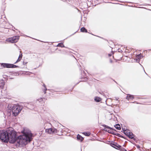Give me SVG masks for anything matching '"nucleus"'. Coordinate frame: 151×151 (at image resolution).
Here are the masks:
<instances>
[{"label":"nucleus","mask_w":151,"mask_h":151,"mask_svg":"<svg viewBox=\"0 0 151 151\" xmlns=\"http://www.w3.org/2000/svg\"><path fill=\"white\" fill-rule=\"evenodd\" d=\"M17 139L16 132L11 128H9L5 131L0 130V139L5 142H9L14 143Z\"/></svg>","instance_id":"f257e3e1"},{"label":"nucleus","mask_w":151,"mask_h":151,"mask_svg":"<svg viewBox=\"0 0 151 151\" xmlns=\"http://www.w3.org/2000/svg\"><path fill=\"white\" fill-rule=\"evenodd\" d=\"M22 132L23 134L19 137V144L26 145L28 142L32 140V134L31 131L27 128H24Z\"/></svg>","instance_id":"f03ea898"},{"label":"nucleus","mask_w":151,"mask_h":151,"mask_svg":"<svg viewBox=\"0 0 151 151\" xmlns=\"http://www.w3.org/2000/svg\"><path fill=\"white\" fill-rule=\"evenodd\" d=\"M22 109L19 105H14L12 108V112L14 116H17L21 111Z\"/></svg>","instance_id":"7ed1b4c3"},{"label":"nucleus","mask_w":151,"mask_h":151,"mask_svg":"<svg viewBox=\"0 0 151 151\" xmlns=\"http://www.w3.org/2000/svg\"><path fill=\"white\" fill-rule=\"evenodd\" d=\"M19 38V36H15L11 38L7 39L6 41L13 43L17 42Z\"/></svg>","instance_id":"20e7f679"},{"label":"nucleus","mask_w":151,"mask_h":151,"mask_svg":"<svg viewBox=\"0 0 151 151\" xmlns=\"http://www.w3.org/2000/svg\"><path fill=\"white\" fill-rule=\"evenodd\" d=\"M1 65L3 67L6 68H15L17 67V66L14 64L6 63H1Z\"/></svg>","instance_id":"39448f33"},{"label":"nucleus","mask_w":151,"mask_h":151,"mask_svg":"<svg viewBox=\"0 0 151 151\" xmlns=\"http://www.w3.org/2000/svg\"><path fill=\"white\" fill-rule=\"evenodd\" d=\"M57 130L54 128H50L45 129V131L48 133L51 134L57 133Z\"/></svg>","instance_id":"423d86ee"},{"label":"nucleus","mask_w":151,"mask_h":151,"mask_svg":"<svg viewBox=\"0 0 151 151\" xmlns=\"http://www.w3.org/2000/svg\"><path fill=\"white\" fill-rule=\"evenodd\" d=\"M111 145L112 147L117 149H121V150H122V149H124V148L121 149V148H122V147L119 145H118L117 143L115 142L111 143Z\"/></svg>","instance_id":"0eeeda50"},{"label":"nucleus","mask_w":151,"mask_h":151,"mask_svg":"<svg viewBox=\"0 0 151 151\" xmlns=\"http://www.w3.org/2000/svg\"><path fill=\"white\" fill-rule=\"evenodd\" d=\"M136 57L137 58V62H139L140 60V59L142 58L143 56L141 55V54L137 55H136Z\"/></svg>","instance_id":"6e6552de"},{"label":"nucleus","mask_w":151,"mask_h":151,"mask_svg":"<svg viewBox=\"0 0 151 151\" xmlns=\"http://www.w3.org/2000/svg\"><path fill=\"white\" fill-rule=\"evenodd\" d=\"M126 99L128 100L131 99H134V96L133 95H131L129 94H128L127 95Z\"/></svg>","instance_id":"1a4fd4ad"},{"label":"nucleus","mask_w":151,"mask_h":151,"mask_svg":"<svg viewBox=\"0 0 151 151\" xmlns=\"http://www.w3.org/2000/svg\"><path fill=\"white\" fill-rule=\"evenodd\" d=\"M43 88L42 89L44 92V94H45L46 93V91L47 90V89L46 87V86L45 84H43L42 85Z\"/></svg>","instance_id":"9d476101"},{"label":"nucleus","mask_w":151,"mask_h":151,"mask_svg":"<svg viewBox=\"0 0 151 151\" xmlns=\"http://www.w3.org/2000/svg\"><path fill=\"white\" fill-rule=\"evenodd\" d=\"M4 85V82L3 80H0V88H2Z\"/></svg>","instance_id":"9b49d317"},{"label":"nucleus","mask_w":151,"mask_h":151,"mask_svg":"<svg viewBox=\"0 0 151 151\" xmlns=\"http://www.w3.org/2000/svg\"><path fill=\"white\" fill-rule=\"evenodd\" d=\"M77 139L78 140H80L81 141H82L83 140V138L79 134H78L77 136Z\"/></svg>","instance_id":"f8f14e48"},{"label":"nucleus","mask_w":151,"mask_h":151,"mask_svg":"<svg viewBox=\"0 0 151 151\" xmlns=\"http://www.w3.org/2000/svg\"><path fill=\"white\" fill-rule=\"evenodd\" d=\"M122 129L123 130L124 133L127 136L128 135V134L130 133L129 131L126 130L124 129H123V128Z\"/></svg>","instance_id":"ddd939ff"},{"label":"nucleus","mask_w":151,"mask_h":151,"mask_svg":"<svg viewBox=\"0 0 151 151\" xmlns=\"http://www.w3.org/2000/svg\"><path fill=\"white\" fill-rule=\"evenodd\" d=\"M129 138L132 139L134 138V135L132 132H130L127 136Z\"/></svg>","instance_id":"4468645a"},{"label":"nucleus","mask_w":151,"mask_h":151,"mask_svg":"<svg viewBox=\"0 0 151 151\" xmlns=\"http://www.w3.org/2000/svg\"><path fill=\"white\" fill-rule=\"evenodd\" d=\"M94 100L96 101L97 102H98L100 101H101V99L99 97H95Z\"/></svg>","instance_id":"2eb2a0df"},{"label":"nucleus","mask_w":151,"mask_h":151,"mask_svg":"<svg viewBox=\"0 0 151 151\" xmlns=\"http://www.w3.org/2000/svg\"><path fill=\"white\" fill-rule=\"evenodd\" d=\"M118 130H120L121 129V127L119 124H116L114 126Z\"/></svg>","instance_id":"dca6fc26"},{"label":"nucleus","mask_w":151,"mask_h":151,"mask_svg":"<svg viewBox=\"0 0 151 151\" xmlns=\"http://www.w3.org/2000/svg\"><path fill=\"white\" fill-rule=\"evenodd\" d=\"M81 32H87V29L85 27H83L81 28Z\"/></svg>","instance_id":"f3484780"},{"label":"nucleus","mask_w":151,"mask_h":151,"mask_svg":"<svg viewBox=\"0 0 151 151\" xmlns=\"http://www.w3.org/2000/svg\"><path fill=\"white\" fill-rule=\"evenodd\" d=\"M83 133L85 136H89L91 134L89 132H83Z\"/></svg>","instance_id":"a211bd4d"},{"label":"nucleus","mask_w":151,"mask_h":151,"mask_svg":"<svg viewBox=\"0 0 151 151\" xmlns=\"http://www.w3.org/2000/svg\"><path fill=\"white\" fill-rule=\"evenodd\" d=\"M103 126L105 127L104 129V130H106V131H107V130L106 129V128L109 129H112V128L105 125H104Z\"/></svg>","instance_id":"6ab92c4d"},{"label":"nucleus","mask_w":151,"mask_h":151,"mask_svg":"<svg viewBox=\"0 0 151 151\" xmlns=\"http://www.w3.org/2000/svg\"><path fill=\"white\" fill-rule=\"evenodd\" d=\"M57 47H65L64 45L62 43H59L57 45Z\"/></svg>","instance_id":"aec40b11"},{"label":"nucleus","mask_w":151,"mask_h":151,"mask_svg":"<svg viewBox=\"0 0 151 151\" xmlns=\"http://www.w3.org/2000/svg\"><path fill=\"white\" fill-rule=\"evenodd\" d=\"M31 73L29 72H24L23 73V74H24L25 75H30V74Z\"/></svg>","instance_id":"412c9836"},{"label":"nucleus","mask_w":151,"mask_h":151,"mask_svg":"<svg viewBox=\"0 0 151 151\" xmlns=\"http://www.w3.org/2000/svg\"><path fill=\"white\" fill-rule=\"evenodd\" d=\"M22 54H21V58H20L19 57L18 59H17V61L16 62L14 63H17L18 62H19V61H20V60H21V59L22 58Z\"/></svg>","instance_id":"4be33fe9"},{"label":"nucleus","mask_w":151,"mask_h":151,"mask_svg":"<svg viewBox=\"0 0 151 151\" xmlns=\"http://www.w3.org/2000/svg\"><path fill=\"white\" fill-rule=\"evenodd\" d=\"M112 133L114 135H116L119 137H120V134L114 132H113Z\"/></svg>","instance_id":"5701e85b"},{"label":"nucleus","mask_w":151,"mask_h":151,"mask_svg":"<svg viewBox=\"0 0 151 151\" xmlns=\"http://www.w3.org/2000/svg\"><path fill=\"white\" fill-rule=\"evenodd\" d=\"M42 98H40L39 99L37 100L39 101L40 102H41L42 101Z\"/></svg>","instance_id":"b1692460"},{"label":"nucleus","mask_w":151,"mask_h":151,"mask_svg":"<svg viewBox=\"0 0 151 151\" xmlns=\"http://www.w3.org/2000/svg\"><path fill=\"white\" fill-rule=\"evenodd\" d=\"M113 54V52H112L111 53L109 54L108 55L109 57L111 56Z\"/></svg>","instance_id":"393cba45"},{"label":"nucleus","mask_w":151,"mask_h":151,"mask_svg":"<svg viewBox=\"0 0 151 151\" xmlns=\"http://www.w3.org/2000/svg\"><path fill=\"white\" fill-rule=\"evenodd\" d=\"M27 63V62H23V65H26V64Z\"/></svg>","instance_id":"a878e982"},{"label":"nucleus","mask_w":151,"mask_h":151,"mask_svg":"<svg viewBox=\"0 0 151 151\" xmlns=\"http://www.w3.org/2000/svg\"><path fill=\"white\" fill-rule=\"evenodd\" d=\"M134 60H135L136 62H137V58L136 57H136L135 58H134Z\"/></svg>","instance_id":"bb28decb"},{"label":"nucleus","mask_w":151,"mask_h":151,"mask_svg":"<svg viewBox=\"0 0 151 151\" xmlns=\"http://www.w3.org/2000/svg\"><path fill=\"white\" fill-rule=\"evenodd\" d=\"M21 56V54L19 55V57L20 58Z\"/></svg>","instance_id":"cd10ccee"},{"label":"nucleus","mask_w":151,"mask_h":151,"mask_svg":"<svg viewBox=\"0 0 151 151\" xmlns=\"http://www.w3.org/2000/svg\"><path fill=\"white\" fill-rule=\"evenodd\" d=\"M118 99H117L116 98V100L117 101L118 100Z\"/></svg>","instance_id":"c85d7f7f"},{"label":"nucleus","mask_w":151,"mask_h":151,"mask_svg":"<svg viewBox=\"0 0 151 151\" xmlns=\"http://www.w3.org/2000/svg\"><path fill=\"white\" fill-rule=\"evenodd\" d=\"M137 147L138 148H139V147H139V145H138V146H137Z\"/></svg>","instance_id":"c756f323"},{"label":"nucleus","mask_w":151,"mask_h":151,"mask_svg":"<svg viewBox=\"0 0 151 151\" xmlns=\"http://www.w3.org/2000/svg\"><path fill=\"white\" fill-rule=\"evenodd\" d=\"M145 74H147V73H146V72H145Z\"/></svg>","instance_id":"7c9ffc66"},{"label":"nucleus","mask_w":151,"mask_h":151,"mask_svg":"<svg viewBox=\"0 0 151 151\" xmlns=\"http://www.w3.org/2000/svg\"><path fill=\"white\" fill-rule=\"evenodd\" d=\"M145 74H147V73H146V72H145Z\"/></svg>","instance_id":"2f4dec72"},{"label":"nucleus","mask_w":151,"mask_h":151,"mask_svg":"<svg viewBox=\"0 0 151 151\" xmlns=\"http://www.w3.org/2000/svg\"><path fill=\"white\" fill-rule=\"evenodd\" d=\"M145 74H147V73H146V72H145Z\"/></svg>","instance_id":"473e14b6"},{"label":"nucleus","mask_w":151,"mask_h":151,"mask_svg":"<svg viewBox=\"0 0 151 151\" xmlns=\"http://www.w3.org/2000/svg\"><path fill=\"white\" fill-rule=\"evenodd\" d=\"M139 65H141L140 64H139Z\"/></svg>","instance_id":"72a5a7b5"},{"label":"nucleus","mask_w":151,"mask_h":151,"mask_svg":"<svg viewBox=\"0 0 151 151\" xmlns=\"http://www.w3.org/2000/svg\"><path fill=\"white\" fill-rule=\"evenodd\" d=\"M139 65H141L140 64H139Z\"/></svg>","instance_id":"f704fd0d"},{"label":"nucleus","mask_w":151,"mask_h":151,"mask_svg":"<svg viewBox=\"0 0 151 151\" xmlns=\"http://www.w3.org/2000/svg\"><path fill=\"white\" fill-rule=\"evenodd\" d=\"M139 65H141L140 64H139Z\"/></svg>","instance_id":"c9c22d12"},{"label":"nucleus","mask_w":151,"mask_h":151,"mask_svg":"<svg viewBox=\"0 0 151 151\" xmlns=\"http://www.w3.org/2000/svg\"><path fill=\"white\" fill-rule=\"evenodd\" d=\"M139 65H141L140 64H139Z\"/></svg>","instance_id":"e433bc0d"}]
</instances>
